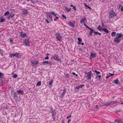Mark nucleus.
Segmentation results:
<instances>
[{
  "instance_id": "1",
  "label": "nucleus",
  "mask_w": 123,
  "mask_h": 123,
  "mask_svg": "<svg viewBox=\"0 0 123 123\" xmlns=\"http://www.w3.org/2000/svg\"><path fill=\"white\" fill-rule=\"evenodd\" d=\"M116 36V37L114 39V43L116 44L118 43L121 40V38L123 37V34L121 33H117Z\"/></svg>"
},
{
  "instance_id": "2",
  "label": "nucleus",
  "mask_w": 123,
  "mask_h": 123,
  "mask_svg": "<svg viewBox=\"0 0 123 123\" xmlns=\"http://www.w3.org/2000/svg\"><path fill=\"white\" fill-rule=\"evenodd\" d=\"M56 14H57L56 13H55L53 11L47 12L46 13V17L51 22L53 21V19L51 15H52L54 16H56Z\"/></svg>"
},
{
  "instance_id": "3",
  "label": "nucleus",
  "mask_w": 123,
  "mask_h": 123,
  "mask_svg": "<svg viewBox=\"0 0 123 123\" xmlns=\"http://www.w3.org/2000/svg\"><path fill=\"white\" fill-rule=\"evenodd\" d=\"M92 73L91 71H89L88 72L85 73V76L84 77V78H86V79L90 81L91 80L92 76Z\"/></svg>"
},
{
  "instance_id": "4",
  "label": "nucleus",
  "mask_w": 123,
  "mask_h": 123,
  "mask_svg": "<svg viewBox=\"0 0 123 123\" xmlns=\"http://www.w3.org/2000/svg\"><path fill=\"white\" fill-rule=\"evenodd\" d=\"M52 58H53L55 60L59 62H61V60L59 56V55L57 54H55L52 57Z\"/></svg>"
},
{
  "instance_id": "5",
  "label": "nucleus",
  "mask_w": 123,
  "mask_h": 123,
  "mask_svg": "<svg viewBox=\"0 0 123 123\" xmlns=\"http://www.w3.org/2000/svg\"><path fill=\"white\" fill-rule=\"evenodd\" d=\"M10 56L11 57H17L18 58H20L21 57L20 55L18 53H16L14 54H10Z\"/></svg>"
},
{
  "instance_id": "6",
  "label": "nucleus",
  "mask_w": 123,
  "mask_h": 123,
  "mask_svg": "<svg viewBox=\"0 0 123 123\" xmlns=\"http://www.w3.org/2000/svg\"><path fill=\"white\" fill-rule=\"evenodd\" d=\"M24 44L26 46L29 47L30 46V41L27 39H25L24 41Z\"/></svg>"
},
{
  "instance_id": "7",
  "label": "nucleus",
  "mask_w": 123,
  "mask_h": 123,
  "mask_svg": "<svg viewBox=\"0 0 123 123\" xmlns=\"http://www.w3.org/2000/svg\"><path fill=\"white\" fill-rule=\"evenodd\" d=\"M55 38L57 41L60 42L61 41V38L62 37L60 33H58L56 34Z\"/></svg>"
},
{
  "instance_id": "8",
  "label": "nucleus",
  "mask_w": 123,
  "mask_h": 123,
  "mask_svg": "<svg viewBox=\"0 0 123 123\" xmlns=\"http://www.w3.org/2000/svg\"><path fill=\"white\" fill-rule=\"evenodd\" d=\"M116 14L114 12H112L110 13L108 17V18L110 19H111L114 18Z\"/></svg>"
},
{
  "instance_id": "9",
  "label": "nucleus",
  "mask_w": 123,
  "mask_h": 123,
  "mask_svg": "<svg viewBox=\"0 0 123 123\" xmlns=\"http://www.w3.org/2000/svg\"><path fill=\"white\" fill-rule=\"evenodd\" d=\"M87 20L85 17L82 18L80 21V23L81 24L84 23V24H86L87 22Z\"/></svg>"
},
{
  "instance_id": "10",
  "label": "nucleus",
  "mask_w": 123,
  "mask_h": 123,
  "mask_svg": "<svg viewBox=\"0 0 123 123\" xmlns=\"http://www.w3.org/2000/svg\"><path fill=\"white\" fill-rule=\"evenodd\" d=\"M31 62L33 65H37L39 63L38 61H36L34 60H32L31 61Z\"/></svg>"
},
{
  "instance_id": "11",
  "label": "nucleus",
  "mask_w": 123,
  "mask_h": 123,
  "mask_svg": "<svg viewBox=\"0 0 123 123\" xmlns=\"http://www.w3.org/2000/svg\"><path fill=\"white\" fill-rule=\"evenodd\" d=\"M19 34L20 36L22 37H24L26 36V34L25 33H23V32H19Z\"/></svg>"
},
{
  "instance_id": "12",
  "label": "nucleus",
  "mask_w": 123,
  "mask_h": 123,
  "mask_svg": "<svg viewBox=\"0 0 123 123\" xmlns=\"http://www.w3.org/2000/svg\"><path fill=\"white\" fill-rule=\"evenodd\" d=\"M66 90H61L60 92V94L62 95V97H63L64 96Z\"/></svg>"
},
{
  "instance_id": "13",
  "label": "nucleus",
  "mask_w": 123,
  "mask_h": 123,
  "mask_svg": "<svg viewBox=\"0 0 123 123\" xmlns=\"http://www.w3.org/2000/svg\"><path fill=\"white\" fill-rule=\"evenodd\" d=\"M10 44H14V40L13 38L10 37L8 39Z\"/></svg>"
},
{
  "instance_id": "14",
  "label": "nucleus",
  "mask_w": 123,
  "mask_h": 123,
  "mask_svg": "<svg viewBox=\"0 0 123 123\" xmlns=\"http://www.w3.org/2000/svg\"><path fill=\"white\" fill-rule=\"evenodd\" d=\"M97 54L95 53H91V54L90 55V58L91 59H92V58L91 57L93 58L96 57V56Z\"/></svg>"
},
{
  "instance_id": "15",
  "label": "nucleus",
  "mask_w": 123,
  "mask_h": 123,
  "mask_svg": "<svg viewBox=\"0 0 123 123\" xmlns=\"http://www.w3.org/2000/svg\"><path fill=\"white\" fill-rule=\"evenodd\" d=\"M56 14H56V16H54L55 17V18L54 19V21H57V20L59 19V17L57 16H59V15L57 13Z\"/></svg>"
},
{
  "instance_id": "16",
  "label": "nucleus",
  "mask_w": 123,
  "mask_h": 123,
  "mask_svg": "<svg viewBox=\"0 0 123 123\" xmlns=\"http://www.w3.org/2000/svg\"><path fill=\"white\" fill-rule=\"evenodd\" d=\"M114 121L118 123H123V121L118 119H116Z\"/></svg>"
},
{
  "instance_id": "17",
  "label": "nucleus",
  "mask_w": 123,
  "mask_h": 123,
  "mask_svg": "<svg viewBox=\"0 0 123 123\" xmlns=\"http://www.w3.org/2000/svg\"><path fill=\"white\" fill-rule=\"evenodd\" d=\"M14 14L13 13H10L9 15L8 18L9 19L12 18L14 17Z\"/></svg>"
},
{
  "instance_id": "18",
  "label": "nucleus",
  "mask_w": 123,
  "mask_h": 123,
  "mask_svg": "<svg viewBox=\"0 0 123 123\" xmlns=\"http://www.w3.org/2000/svg\"><path fill=\"white\" fill-rule=\"evenodd\" d=\"M53 116H55L56 114V111L55 110H53L51 112Z\"/></svg>"
},
{
  "instance_id": "19",
  "label": "nucleus",
  "mask_w": 123,
  "mask_h": 123,
  "mask_svg": "<svg viewBox=\"0 0 123 123\" xmlns=\"http://www.w3.org/2000/svg\"><path fill=\"white\" fill-rule=\"evenodd\" d=\"M23 14H26L28 13V11L27 9H24L23 11Z\"/></svg>"
},
{
  "instance_id": "20",
  "label": "nucleus",
  "mask_w": 123,
  "mask_h": 123,
  "mask_svg": "<svg viewBox=\"0 0 123 123\" xmlns=\"http://www.w3.org/2000/svg\"><path fill=\"white\" fill-rule=\"evenodd\" d=\"M91 30L90 31L89 33V35L91 36H92L93 33H94V30L92 29H90Z\"/></svg>"
},
{
  "instance_id": "21",
  "label": "nucleus",
  "mask_w": 123,
  "mask_h": 123,
  "mask_svg": "<svg viewBox=\"0 0 123 123\" xmlns=\"http://www.w3.org/2000/svg\"><path fill=\"white\" fill-rule=\"evenodd\" d=\"M103 29L104 28H102V27L100 25H99L97 28V29L99 31L103 30Z\"/></svg>"
},
{
  "instance_id": "22",
  "label": "nucleus",
  "mask_w": 123,
  "mask_h": 123,
  "mask_svg": "<svg viewBox=\"0 0 123 123\" xmlns=\"http://www.w3.org/2000/svg\"><path fill=\"white\" fill-rule=\"evenodd\" d=\"M96 79H97V80H100L101 78V76L100 75H96Z\"/></svg>"
},
{
  "instance_id": "23",
  "label": "nucleus",
  "mask_w": 123,
  "mask_h": 123,
  "mask_svg": "<svg viewBox=\"0 0 123 123\" xmlns=\"http://www.w3.org/2000/svg\"><path fill=\"white\" fill-rule=\"evenodd\" d=\"M78 44H81L80 43L82 42V39L80 37H79L78 38Z\"/></svg>"
},
{
  "instance_id": "24",
  "label": "nucleus",
  "mask_w": 123,
  "mask_h": 123,
  "mask_svg": "<svg viewBox=\"0 0 123 123\" xmlns=\"http://www.w3.org/2000/svg\"><path fill=\"white\" fill-rule=\"evenodd\" d=\"M113 82L117 84H119V81L118 79H117L113 81Z\"/></svg>"
},
{
  "instance_id": "25",
  "label": "nucleus",
  "mask_w": 123,
  "mask_h": 123,
  "mask_svg": "<svg viewBox=\"0 0 123 123\" xmlns=\"http://www.w3.org/2000/svg\"><path fill=\"white\" fill-rule=\"evenodd\" d=\"M103 31H104L106 33H109V30L106 28H104L103 30Z\"/></svg>"
},
{
  "instance_id": "26",
  "label": "nucleus",
  "mask_w": 123,
  "mask_h": 123,
  "mask_svg": "<svg viewBox=\"0 0 123 123\" xmlns=\"http://www.w3.org/2000/svg\"><path fill=\"white\" fill-rule=\"evenodd\" d=\"M94 33L96 35H101V33H99L98 32L95 31H94Z\"/></svg>"
},
{
  "instance_id": "27",
  "label": "nucleus",
  "mask_w": 123,
  "mask_h": 123,
  "mask_svg": "<svg viewBox=\"0 0 123 123\" xmlns=\"http://www.w3.org/2000/svg\"><path fill=\"white\" fill-rule=\"evenodd\" d=\"M3 50L0 49V55H1L2 56H3Z\"/></svg>"
},
{
  "instance_id": "28",
  "label": "nucleus",
  "mask_w": 123,
  "mask_h": 123,
  "mask_svg": "<svg viewBox=\"0 0 123 123\" xmlns=\"http://www.w3.org/2000/svg\"><path fill=\"white\" fill-rule=\"evenodd\" d=\"M0 22L1 23L3 22L5 20V19L3 18H0Z\"/></svg>"
},
{
  "instance_id": "29",
  "label": "nucleus",
  "mask_w": 123,
  "mask_h": 123,
  "mask_svg": "<svg viewBox=\"0 0 123 123\" xmlns=\"http://www.w3.org/2000/svg\"><path fill=\"white\" fill-rule=\"evenodd\" d=\"M41 85V81H39L38 82L36 85V86H40Z\"/></svg>"
},
{
  "instance_id": "30",
  "label": "nucleus",
  "mask_w": 123,
  "mask_h": 123,
  "mask_svg": "<svg viewBox=\"0 0 123 123\" xmlns=\"http://www.w3.org/2000/svg\"><path fill=\"white\" fill-rule=\"evenodd\" d=\"M17 93H23V91L22 90H19L17 91Z\"/></svg>"
},
{
  "instance_id": "31",
  "label": "nucleus",
  "mask_w": 123,
  "mask_h": 123,
  "mask_svg": "<svg viewBox=\"0 0 123 123\" xmlns=\"http://www.w3.org/2000/svg\"><path fill=\"white\" fill-rule=\"evenodd\" d=\"M94 72L96 73V75H98L100 74V72H98L96 70H95Z\"/></svg>"
},
{
  "instance_id": "32",
  "label": "nucleus",
  "mask_w": 123,
  "mask_h": 123,
  "mask_svg": "<svg viewBox=\"0 0 123 123\" xmlns=\"http://www.w3.org/2000/svg\"><path fill=\"white\" fill-rule=\"evenodd\" d=\"M9 14V12L8 11H7L5 12L4 13V15L7 16Z\"/></svg>"
},
{
  "instance_id": "33",
  "label": "nucleus",
  "mask_w": 123,
  "mask_h": 123,
  "mask_svg": "<svg viewBox=\"0 0 123 123\" xmlns=\"http://www.w3.org/2000/svg\"><path fill=\"white\" fill-rule=\"evenodd\" d=\"M50 81L49 82V84L50 85L52 86L53 83V80H50Z\"/></svg>"
},
{
  "instance_id": "34",
  "label": "nucleus",
  "mask_w": 123,
  "mask_h": 123,
  "mask_svg": "<svg viewBox=\"0 0 123 123\" xmlns=\"http://www.w3.org/2000/svg\"><path fill=\"white\" fill-rule=\"evenodd\" d=\"M116 32H112L111 33V35L112 37L115 36L116 34Z\"/></svg>"
},
{
  "instance_id": "35",
  "label": "nucleus",
  "mask_w": 123,
  "mask_h": 123,
  "mask_svg": "<svg viewBox=\"0 0 123 123\" xmlns=\"http://www.w3.org/2000/svg\"><path fill=\"white\" fill-rule=\"evenodd\" d=\"M69 25L70 26L72 27H74V24L73 23L70 22L69 23Z\"/></svg>"
},
{
  "instance_id": "36",
  "label": "nucleus",
  "mask_w": 123,
  "mask_h": 123,
  "mask_svg": "<svg viewBox=\"0 0 123 123\" xmlns=\"http://www.w3.org/2000/svg\"><path fill=\"white\" fill-rule=\"evenodd\" d=\"M49 55V54H48V53L47 54V57H45V60H46V59H47V60H48L49 59V57L48 56Z\"/></svg>"
},
{
  "instance_id": "37",
  "label": "nucleus",
  "mask_w": 123,
  "mask_h": 123,
  "mask_svg": "<svg viewBox=\"0 0 123 123\" xmlns=\"http://www.w3.org/2000/svg\"><path fill=\"white\" fill-rule=\"evenodd\" d=\"M18 76V75L16 74H14L12 76V77L13 78H17Z\"/></svg>"
},
{
  "instance_id": "38",
  "label": "nucleus",
  "mask_w": 123,
  "mask_h": 123,
  "mask_svg": "<svg viewBox=\"0 0 123 123\" xmlns=\"http://www.w3.org/2000/svg\"><path fill=\"white\" fill-rule=\"evenodd\" d=\"M65 11H66L68 12H69V8H68L67 7V6L65 7Z\"/></svg>"
},
{
  "instance_id": "39",
  "label": "nucleus",
  "mask_w": 123,
  "mask_h": 123,
  "mask_svg": "<svg viewBox=\"0 0 123 123\" xmlns=\"http://www.w3.org/2000/svg\"><path fill=\"white\" fill-rule=\"evenodd\" d=\"M84 25L86 27L88 28L89 30L91 29V28H90V27H89L86 24V23L84 24Z\"/></svg>"
},
{
  "instance_id": "40",
  "label": "nucleus",
  "mask_w": 123,
  "mask_h": 123,
  "mask_svg": "<svg viewBox=\"0 0 123 123\" xmlns=\"http://www.w3.org/2000/svg\"><path fill=\"white\" fill-rule=\"evenodd\" d=\"M17 94L16 92H14L13 94V97L15 98V97H17Z\"/></svg>"
},
{
  "instance_id": "41",
  "label": "nucleus",
  "mask_w": 123,
  "mask_h": 123,
  "mask_svg": "<svg viewBox=\"0 0 123 123\" xmlns=\"http://www.w3.org/2000/svg\"><path fill=\"white\" fill-rule=\"evenodd\" d=\"M43 63H46L48 64H49L50 63V62H49L48 61H45L43 62Z\"/></svg>"
},
{
  "instance_id": "42",
  "label": "nucleus",
  "mask_w": 123,
  "mask_h": 123,
  "mask_svg": "<svg viewBox=\"0 0 123 123\" xmlns=\"http://www.w3.org/2000/svg\"><path fill=\"white\" fill-rule=\"evenodd\" d=\"M70 75L68 74H67L65 75V77L66 78H69Z\"/></svg>"
},
{
  "instance_id": "43",
  "label": "nucleus",
  "mask_w": 123,
  "mask_h": 123,
  "mask_svg": "<svg viewBox=\"0 0 123 123\" xmlns=\"http://www.w3.org/2000/svg\"><path fill=\"white\" fill-rule=\"evenodd\" d=\"M4 75L3 73L0 72V78H2V76H3Z\"/></svg>"
},
{
  "instance_id": "44",
  "label": "nucleus",
  "mask_w": 123,
  "mask_h": 123,
  "mask_svg": "<svg viewBox=\"0 0 123 123\" xmlns=\"http://www.w3.org/2000/svg\"><path fill=\"white\" fill-rule=\"evenodd\" d=\"M79 88H80L79 86H75L74 87V89H78Z\"/></svg>"
},
{
  "instance_id": "45",
  "label": "nucleus",
  "mask_w": 123,
  "mask_h": 123,
  "mask_svg": "<svg viewBox=\"0 0 123 123\" xmlns=\"http://www.w3.org/2000/svg\"><path fill=\"white\" fill-rule=\"evenodd\" d=\"M72 74L76 76V77H78V74H76L74 73V72L72 73Z\"/></svg>"
},
{
  "instance_id": "46",
  "label": "nucleus",
  "mask_w": 123,
  "mask_h": 123,
  "mask_svg": "<svg viewBox=\"0 0 123 123\" xmlns=\"http://www.w3.org/2000/svg\"><path fill=\"white\" fill-rule=\"evenodd\" d=\"M45 21L46 22L47 24H49L50 22L49 21L48 19H46L45 20Z\"/></svg>"
},
{
  "instance_id": "47",
  "label": "nucleus",
  "mask_w": 123,
  "mask_h": 123,
  "mask_svg": "<svg viewBox=\"0 0 123 123\" xmlns=\"http://www.w3.org/2000/svg\"><path fill=\"white\" fill-rule=\"evenodd\" d=\"M0 82L2 84H4L5 83V82H3V80H2L0 79Z\"/></svg>"
},
{
  "instance_id": "48",
  "label": "nucleus",
  "mask_w": 123,
  "mask_h": 123,
  "mask_svg": "<svg viewBox=\"0 0 123 123\" xmlns=\"http://www.w3.org/2000/svg\"><path fill=\"white\" fill-rule=\"evenodd\" d=\"M62 17H63V18H64L65 19H66V18H67L63 14H62Z\"/></svg>"
},
{
  "instance_id": "49",
  "label": "nucleus",
  "mask_w": 123,
  "mask_h": 123,
  "mask_svg": "<svg viewBox=\"0 0 123 123\" xmlns=\"http://www.w3.org/2000/svg\"><path fill=\"white\" fill-rule=\"evenodd\" d=\"M73 7V8L74 9V10L75 11L76 10V7L75 6H74Z\"/></svg>"
},
{
  "instance_id": "50",
  "label": "nucleus",
  "mask_w": 123,
  "mask_h": 123,
  "mask_svg": "<svg viewBox=\"0 0 123 123\" xmlns=\"http://www.w3.org/2000/svg\"><path fill=\"white\" fill-rule=\"evenodd\" d=\"M84 84L81 85H79L80 87V88H82L84 86Z\"/></svg>"
},
{
  "instance_id": "51",
  "label": "nucleus",
  "mask_w": 123,
  "mask_h": 123,
  "mask_svg": "<svg viewBox=\"0 0 123 123\" xmlns=\"http://www.w3.org/2000/svg\"><path fill=\"white\" fill-rule=\"evenodd\" d=\"M101 25L103 27H105V26L104 25V23H101Z\"/></svg>"
},
{
  "instance_id": "52",
  "label": "nucleus",
  "mask_w": 123,
  "mask_h": 123,
  "mask_svg": "<svg viewBox=\"0 0 123 123\" xmlns=\"http://www.w3.org/2000/svg\"><path fill=\"white\" fill-rule=\"evenodd\" d=\"M110 77V75L109 76V75H107V76L106 77V79H107L108 78H109Z\"/></svg>"
},
{
  "instance_id": "53",
  "label": "nucleus",
  "mask_w": 123,
  "mask_h": 123,
  "mask_svg": "<svg viewBox=\"0 0 123 123\" xmlns=\"http://www.w3.org/2000/svg\"><path fill=\"white\" fill-rule=\"evenodd\" d=\"M121 10L123 12V6H122L121 7Z\"/></svg>"
},
{
  "instance_id": "54",
  "label": "nucleus",
  "mask_w": 123,
  "mask_h": 123,
  "mask_svg": "<svg viewBox=\"0 0 123 123\" xmlns=\"http://www.w3.org/2000/svg\"><path fill=\"white\" fill-rule=\"evenodd\" d=\"M88 7V8H86L87 9H89V10H91V8L90 7V6H88V7Z\"/></svg>"
},
{
  "instance_id": "55",
  "label": "nucleus",
  "mask_w": 123,
  "mask_h": 123,
  "mask_svg": "<svg viewBox=\"0 0 123 123\" xmlns=\"http://www.w3.org/2000/svg\"><path fill=\"white\" fill-rule=\"evenodd\" d=\"M109 74H110V77L111 76H112L113 75H114V74H111L110 73H109Z\"/></svg>"
},
{
  "instance_id": "56",
  "label": "nucleus",
  "mask_w": 123,
  "mask_h": 123,
  "mask_svg": "<svg viewBox=\"0 0 123 123\" xmlns=\"http://www.w3.org/2000/svg\"><path fill=\"white\" fill-rule=\"evenodd\" d=\"M71 120L70 119H68V121L67 122L68 123H69L70 121H71Z\"/></svg>"
},
{
  "instance_id": "57",
  "label": "nucleus",
  "mask_w": 123,
  "mask_h": 123,
  "mask_svg": "<svg viewBox=\"0 0 123 123\" xmlns=\"http://www.w3.org/2000/svg\"><path fill=\"white\" fill-rule=\"evenodd\" d=\"M122 5H119L118 8H120L121 7H122Z\"/></svg>"
},
{
  "instance_id": "58",
  "label": "nucleus",
  "mask_w": 123,
  "mask_h": 123,
  "mask_svg": "<svg viewBox=\"0 0 123 123\" xmlns=\"http://www.w3.org/2000/svg\"><path fill=\"white\" fill-rule=\"evenodd\" d=\"M84 6L85 7H88V6L86 5V3L84 4Z\"/></svg>"
},
{
  "instance_id": "59",
  "label": "nucleus",
  "mask_w": 123,
  "mask_h": 123,
  "mask_svg": "<svg viewBox=\"0 0 123 123\" xmlns=\"http://www.w3.org/2000/svg\"><path fill=\"white\" fill-rule=\"evenodd\" d=\"M62 123H65L64 119H63L62 120Z\"/></svg>"
},
{
  "instance_id": "60",
  "label": "nucleus",
  "mask_w": 123,
  "mask_h": 123,
  "mask_svg": "<svg viewBox=\"0 0 123 123\" xmlns=\"http://www.w3.org/2000/svg\"><path fill=\"white\" fill-rule=\"evenodd\" d=\"M92 0H88L89 2H91Z\"/></svg>"
},
{
  "instance_id": "61",
  "label": "nucleus",
  "mask_w": 123,
  "mask_h": 123,
  "mask_svg": "<svg viewBox=\"0 0 123 123\" xmlns=\"http://www.w3.org/2000/svg\"><path fill=\"white\" fill-rule=\"evenodd\" d=\"M71 8H69V11H70L71 10Z\"/></svg>"
},
{
  "instance_id": "62",
  "label": "nucleus",
  "mask_w": 123,
  "mask_h": 123,
  "mask_svg": "<svg viewBox=\"0 0 123 123\" xmlns=\"http://www.w3.org/2000/svg\"><path fill=\"white\" fill-rule=\"evenodd\" d=\"M81 44L82 45H84V43H82Z\"/></svg>"
},
{
  "instance_id": "63",
  "label": "nucleus",
  "mask_w": 123,
  "mask_h": 123,
  "mask_svg": "<svg viewBox=\"0 0 123 123\" xmlns=\"http://www.w3.org/2000/svg\"><path fill=\"white\" fill-rule=\"evenodd\" d=\"M69 118V116H68L67 117V119H68Z\"/></svg>"
},
{
  "instance_id": "64",
  "label": "nucleus",
  "mask_w": 123,
  "mask_h": 123,
  "mask_svg": "<svg viewBox=\"0 0 123 123\" xmlns=\"http://www.w3.org/2000/svg\"><path fill=\"white\" fill-rule=\"evenodd\" d=\"M69 117H71V116H72V115H71V114L69 116H68Z\"/></svg>"
}]
</instances>
